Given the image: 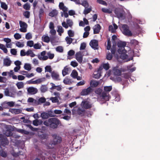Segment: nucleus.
<instances>
[{
	"label": "nucleus",
	"instance_id": "37998d69",
	"mask_svg": "<svg viewBox=\"0 0 160 160\" xmlns=\"http://www.w3.org/2000/svg\"><path fill=\"white\" fill-rule=\"evenodd\" d=\"M0 3H1V7L5 10H7L8 9V7L6 3L5 2H2L1 1H0Z\"/></svg>",
	"mask_w": 160,
	"mask_h": 160
},
{
	"label": "nucleus",
	"instance_id": "9b49d317",
	"mask_svg": "<svg viewBox=\"0 0 160 160\" xmlns=\"http://www.w3.org/2000/svg\"><path fill=\"white\" fill-rule=\"evenodd\" d=\"M38 91L37 89L34 87H30L27 88L28 93L29 94H35Z\"/></svg>",
	"mask_w": 160,
	"mask_h": 160
},
{
	"label": "nucleus",
	"instance_id": "9d476101",
	"mask_svg": "<svg viewBox=\"0 0 160 160\" xmlns=\"http://www.w3.org/2000/svg\"><path fill=\"white\" fill-rule=\"evenodd\" d=\"M19 23L21 27L20 29V31L23 32H26L27 27V24L25 22L22 21H19Z\"/></svg>",
	"mask_w": 160,
	"mask_h": 160
},
{
	"label": "nucleus",
	"instance_id": "603ef678",
	"mask_svg": "<svg viewBox=\"0 0 160 160\" xmlns=\"http://www.w3.org/2000/svg\"><path fill=\"white\" fill-rule=\"evenodd\" d=\"M23 15L26 18H28L30 16V12L29 11H26L23 13Z\"/></svg>",
	"mask_w": 160,
	"mask_h": 160
},
{
	"label": "nucleus",
	"instance_id": "c9c22d12",
	"mask_svg": "<svg viewBox=\"0 0 160 160\" xmlns=\"http://www.w3.org/2000/svg\"><path fill=\"white\" fill-rule=\"evenodd\" d=\"M81 5L83 6L85 8H87L89 6V4L87 0H83L81 3Z\"/></svg>",
	"mask_w": 160,
	"mask_h": 160
},
{
	"label": "nucleus",
	"instance_id": "69168bd1",
	"mask_svg": "<svg viewBox=\"0 0 160 160\" xmlns=\"http://www.w3.org/2000/svg\"><path fill=\"white\" fill-rule=\"evenodd\" d=\"M15 38L16 40H18L21 38V35L18 33H16L14 35Z\"/></svg>",
	"mask_w": 160,
	"mask_h": 160
},
{
	"label": "nucleus",
	"instance_id": "1a4fd4ad",
	"mask_svg": "<svg viewBox=\"0 0 160 160\" xmlns=\"http://www.w3.org/2000/svg\"><path fill=\"white\" fill-rule=\"evenodd\" d=\"M53 140L52 144L54 145L60 143L62 140L61 138L57 135H53Z\"/></svg>",
	"mask_w": 160,
	"mask_h": 160
},
{
	"label": "nucleus",
	"instance_id": "a19ab883",
	"mask_svg": "<svg viewBox=\"0 0 160 160\" xmlns=\"http://www.w3.org/2000/svg\"><path fill=\"white\" fill-rule=\"evenodd\" d=\"M72 113L73 114H78L79 115L80 114V108H78L77 109V108H74L72 110Z\"/></svg>",
	"mask_w": 160,
	"mask_h": 160
},
{
	"label": "nucleus",
	"instance_id": "052dcab7",
	"mask_svg": "<svg viewBox=\"0 0 160 160\" xmlns=\"http://www.w3.org/2000/svg\"><path fill=\"white\" fill-rule=\"evenodd\" d=\"M39 16L40 18L44 14V10L42 8H40L39 11Z\"/></svg>",
	"mask_w": 160,
	"mask_h": 160
},
{
	"label": "nucleus",
	"instance_id": "79ce46f5",
	"mask_svg": "<svg viewBox=\"0 0 160 160\" xmlns=\"http://www.w3.org/2000/svg\"><path fill=\"white\" fill-rule=\"evenodd\" d=\"M41 116L42 118L44 119H47L49 117L48 112H42Z\"/></svg>",
	"mask_w": 160,
	"mask_h": 160
},
{
	"label": "nucleus",
	"instance_id": "13d9d810",
	"mask_svg": "<svg viewBox=\"0 0 160 160\" xmlns=\"http://www.w3.org/2000/svg\"><path fill=\"white\" fill-rule=\"evenodd\" d=\"M118 76H115L114 77V81L115 82H119L121 81V77H118Z\"/></svg>",
	"mask_w": 160,
	"mask_h": 160
},
{
	"label": "nucleus",
	"instance_id": "f8f14e48",
	"mask_svg": "<svg viewBox=\"0 0 160 160\" xmlns=\"http://www.w3.org/2000/svg\"><path fill=\"white\" fill-rule=\"evenodd\" d=\"M90 46L94 49H97L98 48V42L96 40H92L89 43Z\"/></svg>",
	"mask_w": 160,
	"mask_h": 160
},
{
	"label": "nucleus",
	"instance_id": "a878e982",
	"mask_svg": "<svg viewBox=\"0 0 160 160\" xmlns=\"http://www.w3.org/2000/svg\"><path fill=\"white\" fill-rule=\"evenodd\" d=\"M98 82L94 80H91L90 82V86L92 87H96L98 85Z\"/></svg>",
	"mask_w": 160,
	"mask_h": 160
},
{
	"label": "nucleus",
	"instance_id": "f257e3e1",
	"mask_svg": "<svg viewBox=\"0 0 160 160\" xmlns=\"http://www.w3.org/2000/svg\"><path fill=\"white\" fill-rule=\"evenodd\" d=\"M92 104L91 101L90 99L87 98L83 99L81 103V106L83 108L81 109V117L87 116L90 117L92 115L91 112L89 111H86L84 109H88L92 107Z\"/></svg>",
	"mask_w": 160,
	"mask_h": 160
},
{
	"label": "nucleus",
	"instance_id": "423d86ee",
	"mask_svg": "<svg viewBox=\"0 0 160 160\" xmlns=\"http://www.w3.org/2000/svg\"><path fill=\"white\" fill-rule=\"evenodd\" d=\"M4 93L6 96L14 98L16 93V90L14 88H6L4 89Z\"/></svg>",
	"mask_w": 160,
	"mask_h": 160
},
{
	"label": "nucleus",
	"instance_id": "72a5a7b5",
	"mask_svg": "<svg viewBox=\"0 0 160 160\" xmlns=\"http://www.w3.org/2000/svg\"><path fill=\"white\" fill-rule=\"evenodd\" d=\"M46 98L44 97H41L39 98L36 102L37 104H39L45 102L46 101Z\"/></svg>",
	"mask_w": 160,
	"mask_h": 160
},
{
	"label": "nucleus",
	"instance_id": "7ed1b4c3",
	"mask_svg": "<svg viewBox=\"0 0 160 160\" xmlns=\"http://www.w3.org/2000/svg\"><path fill=\"white\" fill-rule=\"evenodd\" d=\"M117 45L118 47L119 48L118 52L119 53L122 54L121 57L123 59L126 58L128 57V56L123 54L126 52V50L124 48L125 47L126 45V42H125L120 41L118 42Z\"/></svg>",
	"mask_w": 160,
	"mask_h": 160
},
{
	"label": "nucleus",
	"instance_id": "e433bc0d",
	"mask_svg": "<svg viewBox=\"0 0 160 160\" xmlns=\"http://www.w3.org/2000/svg\"><path fill=\"white\" fill-rule=\"evenodd\" d=\"M58 12L56 10H53L49 14V15L52 17H54L56 16L58 14Z\"/></svg>",
	"mask_w": 160,
	"mask_h": 160
},
{
	"label": "nucleus",
	"instance_id": "c756f323",
	"mask_svg": "<svg viewBox=\"0 0 160 160\" xmlns=\"http://www.w3.org/2000/svg\"><path fill=\"white\" fill-rule=\"evenodd\" d=\"M57 28V31L58 32V35L61 36L62 34L64 32V29L62 26H58Z\"/></svg>",
	"mask_w": 160,
	"mask_h": 160
},
{
	"label": "nucleus",
	"instance_id": "cd10ccee",
	"mask_svg": "<svg viewBox=\"0 0 160 160\" xmlns=\"http://www.w3.org/2000/svg\"><path fill=\"white\" fill-rule=\"evenodd\" d=\"M102 11L104 13L111 14L112 12V9L110 8H102Z\"/></svg>",
	"mask_w": 160,
	"mask_h": 160
},
{
	"label": "nucleus",
	"instance_id": "c85d7f7f",
	"mask_svg": "<svg viewBox=\"0 0 160 160\" xmlns=\"http://www.w3.org/2000/svg\"><path fill=\"white\" fill-rule=\"evenodd\" d=\"M75 53L74 51L72 50L69 51L68 52V56L67 58L68 59H71L72 58V56L74 55Z\"/></svg>",
	"mask_w": 160,
	"mask_h": 160
},
{
	"label": "nucleus",
	"instance_id": "ddd939ff",
	"mask_svg": "<svg viewBox=\"0 0 160 160\" xmlns=\"http://www.w3.org/2000/svg\"><path fill=\"white\" fill-rule=\"evenodd\" d=\"M92 91V88L89 87L86 89H83L81 92V95H87L90 93Z\"/></svg>",
	"mask_w": 160,
	"mask_h": 160
},
{
	"label": "nucleus",
	"instance_id": "c03bdc74",
	"mask_svg": "<svg viewBox=\"0 0 160 160\" xmlns=\"http://www.w3.org/2000/svg\"><path fill=\"white\" fill-rule=\"evenodd\" d=\"M55 49L57 52L60 53H62L63 51V48L61 46H59L57 47Z\"/></svg>",
	"mask_w": 160,
	"mask_h": 160
},
{
	"label": "nucleus",
	"instance_id": "393cba45",
	"mask_svg": "<svg viewBox=\"0 0 160 160\" xmlns=\"http://www.w3.org/2000/svg\"><path fill=\"white\" fill-rule=\"evenodd\" d=\"M95 93L99 95L100 96V99H101V100L102 101H104L105 100L104 99H102L101 97V96L102 95V89H101L100 88H98L95 91Z\"/></svg>",
	"mask_w": 160,
	"mask_h": 160
},
{
	"label": "nucleus",
	"instance_id": "09e8293b",
	"mask_svg": "<svg viewBox=\"0 0 160 160\" xmlns=\"http://www.w3.org/2000/svg\"><path fill=\"white\" fill-rule=\"evenodd\" d=\"M50 99L52 101L53 103H57L59 102V100L57 97H51L50 98Z\"/></svg>",
	"mask_w": 160,
	"mask_h": 160
},
{
	"label": "nucleus",
	"instance_id": "680f3d73",
	"mask_svg": "<svg viewBox=\"0 0 160 160\" xmlns=\"http://www.w3.org/2000/svg\"><path fill=\"white\" fill-rule=\"evenodd\" d=\"M114 97L115 98V100L117 102L120 101V96L117 93L114 94Z\"/></svg>",
	"mask_w": 160,
	"mask_h": 160
},
{
	"label": "nucleus",
	"instance_id": "a211bd4d",
	"mask_svg": "<svg viewBox=\"0 0 160 160\" xmlns=\"http://www.w3.org/2000/svg\"><path fill=\"white\" fill-rule=\"evenodd\" d=\"M102 69V68L100 67L99 68L97 72H94L93 77L96 79L99 78L101 76V70Z\"/></svg>",
	"mask_w": 160,
	"mask_h": 160
},
{
	"label": "nucleus",
	"instance_id": "bf43d9fd",
	"mask_svg": "<svg viewBox=\"0 0 160 160\" xmlns=\"http://www.w3.org/2000/svg\"><path fill=\"white\" fill-rule=\"evenodd\" d=\"M118 18L120 19H123L125 18V17L123 14L121 13H118L117 14Z\"/></svg>",
	"mask_w": 160,
	"mask_h": 160
},
{
	"label": "nucleus",
	"instance_id": "de8ad7c7",
	"mask_svg": "<svg viewBox=\"0 0 160 160\" xmlns=\"http://www.w3.org/2000/svg\"><path fill=\"white\" fill-rule=\"evenodd\" d=\"M67 44H70L72 42L73 39L71 38L70 37H67L65 39Z\"/></svg>",
	"mask_w": 160,
	"mask_h": 160
},
{
	"label": "nucleus",
	"instance_id": "e2e57ef3",
	"mask_svg": "<svg viewBox=\"0 0 160 160\" xmlns=\"http://www.w3.org/2000/svg\"><path fill=\"white\" fill-rule=\"evenodd\" d=\"M48 113L49 117H54L55 116V115L54 114V111L53 112L52 111L50 110L48 111Z\"/></svg>",
	"mask_w": 160,
	"mask_h": 160
},
{
	"label": "nucleus",
	"instance_id": "0e129e2a",
	"mask_svg": "<svg viewBox=\"0 0 160 160\" xmlns=\"http://www.w3.org/2000/svg\"><path fill=\"white\" fill-rule=\"evenodd\" d=\"M27 46L32 47L34 46V42L32 41H29L27 42Z\"/></svg>",
	"mask_w": 160,
	"mask_h": 160
},
{
	"label": "nucleus",
	"instance_id": "4c0bfd02",
	"mask_svg": "<svg viewBox=\"0 0 160 160\" xmlns=\"http://www.w3.org/2000/svg\"><path fill=\"white\" fill-rule=\"evenodd\" d=\"M24 69L27 71H30L31 69V66L29 63H25L24 66Z\"/></svg>",
	"mask_w": 160,
	"mask_h": 160
},
{
	"label": "nucleus",
	"instance_id": "f704fd0d",
	"mask_svg": "<svg viewBox=\"0 0 160 160\" xmlns=\"http://www.w3.org/2000/svg\"><path fill=\"white\" fill-rule=\"evenodd\" d=\"M26 55L27 56H30L31 57H33L35 56V54L30 49L28 50L26 52Z\"/></svg>",
	"mask_w": 160,
	"mask_h": 160
},
{
	"label": "nucleus",
	"instance_id": "864d4df0",
	"mask_svg": "<svg viewBox=\"0 0 160 160\" xmlns=\"http://www.w3.org/2000/svg\"><path fill=\"white\" fill-rule=\"evenodd\" d=\"M16 45L18 48H22L24 47V44L23 42H17L15 43Z\"/></svg>",
	"mask_w": 160,
	"mask_h": 160
},
{
	"label": "nucleus",
	"instance_id": "8fccbe9b",
	"mask_svg": "<svg viewBox=\"0 0 160 160\" xmlns=\"http://www.w3.org/2000/svg\"><path fill=\"white\" fill-rule=\"evenodd\" d=\"M23 8L26 10H29L30 8V4L28 3H25L23 5Z\"/></svg>",
	"mask_w": 160,
	"mask_h": 160
},
{
	"label": "nucleus",
	"instance_id": "338daca9",
	"mask_svg": "<svg viewBox=\"0 0 160 160\" xmlns=\"http://www.w3.org/2000/svg\"><path fill=\"white\" fill-rule=\"evenodd\" d=\"M41 45L40 44L37 43L34 45L33 47L35 49H40L41 48Z\"/></svg>",
	"mask_w": 160,
	"mask_h": 160
},
{
	"label": "nucleus",
	"instance_id": "f03ea898",
	"mask_svg": "<svg viewBox=\"0 0 160 160\" xmlns=\"http://www.w3.org/2000/svg\"><path fill=\"white\" fill-rule=\"evenodd\" d=\"M43 124L46 126L55 129L57 128L59 125H61L60 121L58 118H53L48 119L44 121Z\"/></svg>",
	"mask_w": 160,
	"mask_h": 160
},
{
	"label": "nucleus",
	"instance_id": "6e6d98bb",
	"mask_svg": "<svg viewBox=\"0 0 160 160\" xmlns=\"http://www.w3.org/2000/svg\"><path fill=\"white\" fill-rule=\"evenodd\" d=\"M28 102L31 103H34L36 104L37 101L32 98H29L28 99Z\"/></svg>",
	"mask_w": 160,
	"mask_h": 160
},
{
	"label": "nucleus",
	"instance_id": "ea45409f",
	"mask_svg": "<svg viewBox=\"0 0 160 160\" xmlns=\"http://www.w3.org/2000/svg\"><path fill=\"white\" fill-rule=\"evenodd\" d=\"M83 20V21H81V26L84 27L86 25L88 24V22L86 18H84Z\"/></svg>",
	"mask_w": 160,
	"mask_h": 160
},
{
	"label": "nucleus",
	"instance_id": "5fc2aeb1",
	"mask_svg": "<svg viewBox=\"0 0 160 160\" xmlns=\"http://www.w3.org/2000/svg\"><path fill=\"white\" fill-rule=\"evenodd\" d=\"M97 2L100 4L107 6V3L104 1L102 0H97Z\"/></svg>",
	"mask_w": 160,
	"mask_h": 160
},
{
	"label": "nucleus",
	"instance_id": "0eeeda50",
	"mask_svg": "<svg viewBox=\"0 0 160 160\" xmlns=\"http://www.w3.org/2000/svg\"><path fill=\"white\" fill-rule=\"evenodd\" d=\"M121 30L122 33L125 35L130 36L132 35V33L130 30L129 27L126 24L122 25Z\"/></svg>",
	"mask_w": 160,
	"mask_h": 160
},
{
	"label": "nucleus",
	"instance_id": "3c124183",
	"mask_svg": "<svg viewBox=\"0 0 160 160\" xmlns=\"http://www.w3.org/2000/svg\"><path fill=\"white\" fill-rule=\"evenodd\" d=\"M45 72H48L51 73L52 72V68L50 66H47L45 68Z\"/></svg>",
	"mask_w": 160,
	"mask_h": 160
},
{
	"label": "nucleus",
	"instance_id": "49530a36",
	"mask_svg": "<svg viewBox=\"0 0 160 160\" xmlns=\"http://www.w3.org/2000/svg\"><path fill=\"white\" fill-rule=\"evenodd\" d=\"M91 10H92L91 7H90L88 8H85L83 11V13L84 14L86 15V14L88 13H89L91 11Z\"/></svg>",
	"mask_w": 160,
	"mask_h": 160
},
{
	"label": "nucleus",
	"instance_id": "473e14b6",
	"mask_svg": "<svg viewBox=\"0 0 160 160\" xmlns=\"http://www.w3.org/2000/svg\"><path fill=\"white\" fill-rule=\"evenodd\" d=\"M42 41L46 42L48 43L49 42L50 39L48 35H44L42 37Z\"/></svg>",
	"mask_w": 160,
	"mask_h": 160
},
{
	"label": "nucleus",
	"instance_id": "dca6fc26",
	"mask_svg": "<svg viewBox=\"0 0 160 160\" xmlns=\"http://www.w3.org/2000/svg\"><path fill=\"white\" fill-rule=\"evenodd\" d=\"M51 75L53 79L55 80H60L59 74L57 72L53 71L51 72Z\"/></svg>",
	"mask_w": 160,
	"mask_h": 160
},
{
	"label": "nucleus",
	"instance_id": "2f4dec72",
	"mask_svg": "<svg viewBox=\"0 0 160 160\" xmlns=\"http://www.w3.org/2000/svg\"><path fill=\"white\" fill-rule=\"evenodd\" d=\"M69 68L67 66L65 67L62 71V74L63 76H64L68 74L69 73Z\"/></svg>",
	"mask_w": 160,
	"mask_h": 160
},
{
	"label": "nucleus",
	"instance_id": "a18cd8bd",
	"mask_svg": "<svg viewBox=\"0 0 160 160\" xmlns=\"http://www.w3.org/2000/svg\"><path fill=\"white\" fill-rule=\"evenodd\" d=\"M48 88L45 85H42L40 88V90L42 92H45L47 91Z\"/></svg>",
	"mask_w": 160,
	"mask_h": 160
},
{
	"label": "nucleus",
	"instance_id": "5701e85b",
	"mask_svg": "<svg viewBox=\"0 0 160 160\" xmlns=\"http://www.w3.org/2000/svg\"><path fill=\"white\" fill-rule=\"evenodd\" d=\"M78 73L76 71L73 70L72 71L71 73V76L73 78H77L78 80H80V77L79 76L78 77Z\"/></svg>",
	"mask_w": 160,
	"mask_h": 160
},
{
	"label": "nucleus",
	"instance_id": "774afa93",
	"mask_svg": "<svg viewBox=\"0 0 160 160\" xmlns=\"http://www.w3.org/2000/svg\"><path fill=\"white\" fill-rule=\"evenodd\" d=\"M76 58L78 62H80V52H77L75 55Z\"/></svg>",
	"mask_w": 160,
	"mask_h": 160
},
{
	"label": "nucleus",
	"instance_id": "39448f33",
	"mask_svg": "<svg viewBox=\"0 0 160 160\" xmlns=\"http://www.w3.org/2000/svg\"><path fill=\"white\" fill-rule=\"evenodd\" d=\"M112 86L104 87V90L105 92H103L102 93V95L101 96L102 99H104L105 101H109L110 97L109 92L112 90Z\"/></svg>",
	"mask_w": 160,
	"mask_h": 160
},
{
	"label": "nucleus",
	"instance_id": "6e6552de",
	"mask_svg": "<svg viewBox=\"0 0 160 160\" xmlns=\"http://www.w3.org/2000/svg\"><path fill=\"white\" fill-rule=\"evenodd\" d=\"M0 146L5 147L8 145L9 141L6 136L4 135L0 134Z\"/></svg>",
	"mask_w": 160,
	"mask_h": 160
},
{
	"label": "nucleus",
	"instance_id": "aec40b11",
	"mask_svg": "<svg viewBox=\"0 0 160 160\" xmlns=\"http://www.w3.org/2000/svg\"><path fill=\"white\" fill-rule=\"evenodd\" d=\"M113 27L112 25H110L109 27V30L112 33H114L116 30L118 28V26L115 23L113 24Z\"/></svg>",
	"mask_w": 160,
	"mask_h": 160
},
{
	"label": "nucleus",
	"instance_id": "6ab92c4d",
	"mask_svg": "<svg viewBox=\"0 0 160 160\" xmlns=\"http://www.w3.org/2000/svg\"><path fill=\"white\" fill-rule=\"evenodd\" d=\"M101 29V27L100 25L97 24L95 25L93 28V33L94 34L98 33Z\"/></svg>",
	"mask_w": 160,
	"mask_h": 160
},
{
	"label": "nucleus",
	"instance_id": "4be33fe9",
	"mask_svg": "<svg viewBox=\"0 0 160 160\" xmlns=\"http://www.w3.org/2000/svg\"><path fill=\"white\" fill-rule=\"evenodd\" d=\"M9 111L13 114H17L21 113L22 111L20 109L12 108L10 109Z\"/></svg>",
	"mask_w": 160,
	"mask_h": 160
},
{
	"label": "nucleus",
	"instance_id": "f3484780",
	"mask_svg": "<svg viewBox=\"0 0 160 160\" xmlns=\"http://www.w3.org/2000/svg\"><path fill=\"white\" fill-rule=\"evenodd\" d=\"M112 71L115 76H119L121 74V71L118 68V67H114L112 69Z\"/></svg>",
	"mask_w": 160,
	"mask_h": 160
},
{
	"label": "nucleus",
	"instance_id": "4d7b16f0",
	"mask_svg": "<svg viewBox=\"0 0 160 160\" xmlns=\"http://www.w3.org/2000/svg\"><path fill=\"white\" fill-rule=\"evenodd\" d=\"M68 34L69 37H73L74 36V31H73L70 30L68 31Z\"/></svg>",
	"mask_w": 160,
	"mask_h": 160
},
{
	"label": "nucleus",
	"instance_id": "2eb2a0df",
	"mask_svg": "<svg viewBox=\"0 0 160 160\" xmlns=\"http://www.w3.org/2000/svg\"><path fill=\"white\" fill-rule=\"evenodd\" d=\"M50 84L51 86V87L50 88V90H53L55 89L58 91H60L61 90V86L60 85L56 86L54 83L52 82H51Z\"/></svg>",
	"mask_w": 160,
	"mask_h": 160
},
{
	"label": "nucleus",
	"instance_id": "412c9836",
	"mask_svg": "<svg viewBox=\"0 0 160 160\" xmlns=\"http://www.w3.org/2000/svg\"><path fill=\"white\" fill-rule=\"evenodd\" d=\"M59 8L62 10L63 12H67L68 11V8L64 5L63 2L59 3Z\"/></svg>",
	"mask_w": 160,
	"mask_h": 160
},
{
	"label": "nucleus",
	"instance_id": "4468645a",
	"mask_svg": "<svg viewBox=\"0 0 160 160\" xmlns=\"http://www.w3.org/2000/svg\"><path fill=\"white\" fill-rule=\"evenodd\" d=\"M12 62V61L10 58L7 57L3 59V65L6 67H8L11 65Z\"/></svg>",
	"mask_w": 160,
	"mask_h": 160
},
{
	"label": "nucleus",
	"instance_id": "bb28decb",
	"mask_svg": "<svg viewBox=\"0 0 160 160\" xmlns=\"http://www.w3.org/2000/svg\"><path fill=\"white\" fill-rule=\"evenodd\" d=\"M46 80L45 78H38L35 80L34 81V84H39L41 83L44 82Z\"/></svg>",
	"mask_w": 160,
	"mask_h": 160
},
{
	"label": "nucleus",
	"instance_id": "b1692460",
	"mask_svg": "<svg viewBox=\"0 0 160 160\" xmlns=\"http://www.w3.org/2000/svg\"><path fill=\"white\" fill-rule=\"evenodd\" d=\"M42 123V120L40 119H36L33 121L32 124L35 126H37L39 125H40Z\"/></svg>",
	"mask_w": 160,
	"mask_h": 160
},
{
	"label": "nucleus",
	"instance_id": "7c9ffc66",
	"mask_svg": "<svg viewBox=\"0 0 160 160\" xmlns=\"http://www.w3.org/2000/svg\"><path fill=\"white\" fill-rule=\"evenodd\" d=\"M63 82L65 84L69 85L72 83V81L71 79L66 78L64 79Z\"/></svg>",
	"mask_w": 160,
	"mask_h": 160
},
{
	"label": "nucleus",
	"instance_id": "20e7f679",
	"mask_svg": "<svg viewBox=\"0 0 160 160\" xmlns=\"http://www.w3.org/2000/svg\"><path fill=\"white\" fill-rule=\"evenodd\" d=\"M46 54V52L43 51L41 53L40 55L38 56V58L40 60L45 61L48 59V58L52 59L54 57V54L51 53L50 52H47V55H45Z\"/></svg>",
	"mask_w": 160,
	"mask_h": 160
},
{
	"label": "nucleus",
	"instance_id": "58836bf2",
	"mask_svg": "<svg viewBox=\"0 0 160 160\" xmlns=\"http://www.w3.org/2000/svg\"><path fill=\"white\" fill-rule=\"evenodd\" d=\"M16 85L18 89H20L23 88L24 84L22 82H18L16 83Z\"/></svg>",
	"mask_w": 160,
	"mask_h": 160
}]
</instances>
